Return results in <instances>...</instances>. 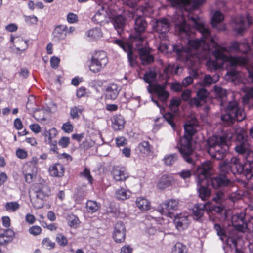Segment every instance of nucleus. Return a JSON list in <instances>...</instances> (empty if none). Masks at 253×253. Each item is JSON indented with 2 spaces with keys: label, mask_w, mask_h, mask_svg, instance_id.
I'll return each mask as SVG.
<instances>
[{
  "label": "nucleus",
  "mask_w": 253,
  "mask_h": 253,
  "mask_svg": "<svg viewBox=\"0 0 253 253\" xmlns=\"http://www.w3.org/2000/svg\"><path fill=\"white\" fill-rule=\"evenodd\" d=\"M225 48L226 49V51L224 52L225 55H226V53L230 52H240L239 42H231L230 45L229 46L228 48Z\"/></svg>",
  "instance_id": "ea45409f"
},
{
  "label": "nucleus",
  "mask_w": 253,
  "mask_h": 253,
  "mask_svg": "<svg viewBox=\"0 0 253 253\" xmlns=\"http://www.w3.org/2000/svg\"><path fill=\"white\" fill-rule=\"evenodd\" d=\"M174 116L170 113H166L161 119H164L168 122V123L171 126L172 128L175 129V124L173 123Z\"/></svg>",
  "instance_id": "603ef678"
},
{
  "label": "nucleus",
  "mask_w": 253,
  "mask_h": 253,
  "mask_svg": "<svg viewBox=\"0 0 253 253\" xmlns=\"http://www.w3.org/2000/svg\"><path fill=\"white\" fill-rule=\"evenodd\" d=\"M108 5L98 6L96 13L92 18V20L95 23L101 24L103 22L107 20L108 14Z\"/></svg>",
  "instance_id": "f3484780"
},
{
  "label": "nucleus",
  "mask_w": 253,
  "mask_h": 253,
  "mask_svg": "<svg viewBox=\"0 0 253 253\" xmlns=\"http://www.w3.org/2000/svg\"><path fill=\"white\" fill-rule=\"evenodd\" d=\"M211 169V163L205 162L197 168L196 172L197 190L199 197L203 201L208 200L211 196L210 185L214 188H218L226 186L229 182L228 179L222 175L213 178H210L208 175Z\"/></svg>",
  "instance_id": "f03ea898"
},
{
  "label": "nucleus",
  "mask_w": 253,
  "mask_h": 253,
  "mask_svg": "<svg viewBox=\"0 0 253 253\" xmlns=\"http://www.w3.org/2000/svg\"><path fill=\"white\" fill-rule=\"evenodd\" d=\"M181 103L179 99H173L170 101L169 108L174 113H176L179 110V106Z\"/></svg>",
  "instance_id": "a18cd8bd"
},
{
  "label": "nucleus",
  "mask_w": 253,
  "mask_h": 253,
  "mask_svg": "<svg viewBox=\"0 0 253 253\" xmlns=\"http://www.w3.org/2000/svg\"><path fill=\"white\" fill-rule=\"evenodd\" d=\"M188 19L201 33V38L189 40L187 48L181 45H173V51L177 53L179 58L185 62L187 66L193 68L191 75L194 77L198 76L197 67L201 60L208 58L212 54L215 57V60L207 61L208 69L213 72L225 65L227 67L226 79L232 82L237 80L239 73L236 70L235 67L237 65L246 64L247 59L243 57L225 55L226 49L217 43L215 37L211 36L209 30L201 19L190 16H188Z\"/></svg>",
  "instance_id": "f257e3e1"
},
{
  "label": "nucleus",
  "mask_w": 253,
  "mask_h": 253,
  "mask_svg": "<svg viewBox=\"0 0 253 253\" xmlns=\"http://www.w3.org/2000/svg\"><path fill=\"white\" fill-rule=\"evenodd\" d=\"M140 58L143 65L151 63L154 61V57L150 54V49L146 48H142L138 50Z\"/></svg>",
  "instance_id": "4be33fe9"
},
{
  "label": "nucleus",
  "mask_w": 253,
  "mask_h": 253,
  "mask_svg": "<svg viewBox=\"0 0 253 253\" xmlns=\"http://www.w3.org/2000/svg\"><path fill=\"white\" fill-rule=\"evenodd\" d=\"M57 130L56 128H52L46 132L45 136L47 137L48 140H51V139H52L57 135Z\"/></svg>",
  "instance_id": "052dcab7"
},
{
  "label": "nucleus",
  "mask_w": 253,
  "mask_h": 253,
  "mask_svg": "<svg viewBox=\"0 0 253 253\" xmlns=\"http://www.w3.org/2000/svg\"><path fill=\"white\" fill-rule=\"evenodd\" d=\"M60 60V59L56 56H53L50 59V65L51 67L53 69H57L59 66Z\"/></svg>",
  "instance_id": "69168bd1"
},
{
  "label": "nucleus",
  "mask_w": 253,
  "mask_h": 253,
  "mask_svg": "<svg viewBox=\"0 0 253 253\" xmlns=\"http://www.w3.org/2000/svg\"><path fill=\"white\" fill-rule=\"evenodd\" d=\"M112 126L115 130H120L124 127L125 120L123 117L120 115H115L112 118Z\"/></svg>",
  "instance_id": "cd10ccee"
},
{
  "label": "nucleus",
  "mask_w": 253,
  "mask_h": 253,
  "mask_svg": "<svg viewBox=\"0 0 253 253\" xmlns=\"http://www.w3.org/2000/svg\"><path fill=\"white\" fill-rule=\"evenodd\" d=\"M113 24L118 34H120L125 25V19L121 15L115 16L112 20Z\"/></svg>",
  "instance_id": "c756f323"
},
{
  "label": "nucleus",
  "mask_w": 253,
  "mask_h": 253,
  "mask_svg": "<svg viewBox=\"0 0 253 253\" xmlns=\"http://www.w3.org/2000/svg\"><path fill=\"white\" fill-rule=\"evenodd\" d=\"M189 68L190 69L189 71V73L190 74V76L185 77L182 82V84L183 87H187L189 85H190L193 82V77L195 78L191 73H192V69L193 68L190 67L188 66ZM198 76L196 77L197 78Z\"/></svg>",
  "instance_id": "8fccbe9b"
},
{
  "label": "nucleus",
  "mask_w": 253,
  "mask_h": 253,
  "mask_svg": "<svg viewBox=\"0 0 253 253\" xmlns=\"http://www.w3.org/2000/svg\"><path fill=\"white\" fill-rule=\"evenodd\" d=\"M137 149L144 156L148 155L151 152V146L147 141H143L139 143Z\"/></svg>",
  "instance_id": "f704fd0d"
},
{
  "label": "nucleus",
  "mask_w": 253,
  "mask_h": 253,
  "mask_svg": "<svg viewBox=\"0 0 253 253\" xmlns=\"http://www.w3.org/2000/svg\"><path fill=\"white\" fill-rule=\"evenodd\" d=\"M48 170L51 176L60 177L63 176L65 169L62 164L56 163L50 166Z\"/></svg>",
  "instance_id": "a878e982"
},
{
  "label": "nucleus",
  "mask_w": 253,
  "mask_h": 253,
  "mask_svg": "<svg viewBox=\"0 0 253 253\" xmlns=\"http://www.w3.org/2000/svg\"><path fill=\"white\" fill-rule=\"evenodd\" d=\"M58 143L63 148L67 147L70 143V138L68 137H63L59 141Z\"/></svg>",
  "instance_id": "774afa93"
},
{
  "label": "nucleus",
  "mask_w": 253,
  "mask_h": 253,
  "mask_svg": "<svg viewBox=\"0 0 253 253\" xmlns=\"http://www.w3.org/2000/svg\"><path fill=\"white\" fill-rule=\"evenodd\" d=\"M125 227L122 222H117L114 227L113 237L116 242L121 243L125 239Z\"/></svg>",
  "instance_id": "6ab92c4d"
},
{
  "label": "nucleus",
  "mask_w": 253,
  "mask_h": 253,
  "mask_svg": "<svg viewBox=\"0 0 253 253\" xmlns=\"http://www.w3.org/2000/svg\"><path fill=\"white\" fill-rule=\"evenodd\" d=\"M66 29V26L65 25L56 26L52 33L54 38L56 40H64L67 36Z\"/></svg>",
  "instance_id": "bb28decb"
},
{
  "label": "nucleus",
  "mask_w": 253,
  "mask_h": 253,
  "mask_svg": "<svg viewBox=\"0 0 253 253\" xmlns=\"http://www.w3.org/2000/svg\"><path fill=\"white\" fill-rule=\"evenodd\" d=\"M169 22L166 18H161L156 21L153 28L159 33H166L169 31Z\"/></svg>",
  "instance_id": "aec40b11"
},
{
  "label": "nucleus",
  "mask_w": 253,
  "mask_h": 253,
  "mask_svg": "<svg viewBox=\"0 0 253 253\" xmlns=\"http://www.w3.org/2000/svg\"><path fill=\"white\" fill-rule=\"evenodd\" d=\"M197 121L194 120L192 123H186L184 126V135L181 137L178 144L179 150L183 158L187 163H194L193 148L192 145V138L196 132L195 126Z\"/></svg>",
  "instance_id": "39448f33"
},
{
  "label": "nucleus",
  "mask_w": 253,
  "mask_h": 253,
  "mask_svg": "<svg viewBox=\"0 0 253 253\" xmlns=\"http://www.w3.org/2000/svg\"><path fill=\"white\" fill-rule=\"evenodd\" d=\"M218 79V76L215 77V79H213L210 75H206L203 79L202 84L204 86H209L214 83Z\"/></svg>",
  "instance_id": "09e8293b"
},
{
  "label": "nucleus",
  "mask_w": 253,
  "mask_h": 253,
  "mask_svg": "<svg viewBox=\"0 0 253 253\" xmlns=\"http://www.w3.org/2000/svg\"><path fill=\"white\" fill-rule=\"evenodd\" d=\"M208 96V92L204 88H201L197 92V96L202 102L205 101Z\"/></svg>",
  "instance_id": "864d4df0"
},
{
  "label": "nucleus",
  "mask_w": 253,
  "mask_h": 253,
  "mask_svg": "<svg viewBox=\"0 0 253 253\" xmlns=\"http://www.w3.org/2000/svg\"><path fill=\"white\" fill-rule=\"evenodd\" d=\"M246 168H248L247 164H242L238 158L233 157L230 161H225L220 164L219 169L221 173L219 175H222L225 176L229 180V182L226 186H231L232 185V183L225 174L231 172L234 174L243 173L244 175Z\"/></svg>",
  "instance_id": "1a4fd4ad"
},
{
  "label": "nucleus",
  "mask_w": 253,
  "mask_h": 253,
  "mask_svg": "<svg viewBox=\"0 0 253 253\" xmlns=\"http://www.w3.org/2000/svg\"><path fill=\"white\" fill-rule=\"evenodd\" d=\"M172 180V178L170 176L167 174L163 175L157 183V187L159 189H165L171 184Z\"/></svg>",
  "instance_id": "2f4dec72"
},
{
  "label": "nucleus",
  "mask_w": 253,
  "mask_h": 253,
  "mask_svg": "<svg viewBox=\"0 0 253 253\" xmlns=\"http://www.w3.org/2000/svg\"><path fill=\"white\" fill-rule=\"evenodd\" d=\"M74 126L69 122L64 123L62 126V129L66 133H70L73 131Z\"/></svg>",
  "instance_id": "4d7b16f0"
},
{
  "label": "nucleus",
  "mask_w": 253,
  "mask_h": 253,
  "mask_svg": "<svg viewBox=\"0 0 253 253\" xmlns=\"http://www.w3.org/2000/svg\"><path fill=\"white\" fill-rule=\"evenodd\" d=\"M183 87L182 84H181L179 83L176 82L172 83L170 85L171 90L175 92L181 91Z\"/></svg>",
  "instance_id": "e2e57ef3"
},
{
  "label": "nucleus",
  "mask_w": 253,
  "mask_h": 253,
  "mask_svg": "<svg viewBox=\"0 0 253 253\" xmlns=\"http://www.w3.org/2000/svg\"><path fill=\"white\" fill-rule=\"evenodd\" d=\"M84 108L81 106H75L71 108L70 114L72 119L78 118L81 114Z\"/></svg>",
  "instance_id": "4c0bfd02"
},
{
  "label": "nucleus",
  "mask_w": 253,
  "mask_h": 253,
  "mask_svg": "<svg viewBox=\"0 0 253 253\" xmlns=\"http://www.w3.org/2000/svg\"><path fill=\"white\" fill-rule=\"evenodd\" d=\"M108 63L107 54L103 51H96L93 55L89 65V70L94 73L102 71Z\"/></svg>",
  "instance_id": "9b49d317"
},
{
  "label": "nucleus",
  "mask_w": 253,
  "mask_h": 253,
  "mask_svg": "<svg viewBox=\"0 0 253 253\" xmlns=\"http://www.w3.org/2000/svg\"><path fill=\"white\" fill-rule=\"evenodd\" d=\"M253 23V19L249 14L235 17L232 20V25L235 31L241 34Z\"/></svg>",
  "instance_id": "f8f14e48"
},
{
  "label": "nucleus",
  "mask_w": 253,
  "mask_h": 253,
  "mask_svg": "<svg viewBox=\"0 0 253 253\" xmlns=\"http://www.w3.org/2000/svg\"><path fill=\"white\" fill-rule=\"evenodd\" d=\"M114 43L118 45L123 50L127 53V58L129 64L131 66H134L136 64V56L133 54L132 46L128 43H125L120 40H116Z\"/></svg>",
  "instance_id": "dca6fc26"
},
{
  "label": "nucleus",
  "mask_w": 253,
  "mask_h": 253,
  "mask_svg": "<svg viewBox=\"0 0 253 253\" xmlns=\"http://www.w3.org/2000/svg\"><path fill=\"white\" fill-rule=\"evenodd\" d=\"M178 201L175 199H170L161 204L159 208V212L162 215L172 217L170 211H175L178 208Z\"/></svg>",
  "instance_id": "4468645a"
},
{
  "label": "nucleus",
  "mask_w": 253,
  "mask_h": 253,
  "mask_svg": "<svg viewBox=\"0 0 253 253\" xmlns=\"http://www.w3.org/2000/svg\"><path fill=\"white\" fill-rule=\"evenodd\" d=\"M250 100H253V87L250 88L243 98L244 104L248 103Z\"/></svg>",
  "instance_id": "3c124183"
},
{
  "label": "nucleus",
  "mask_w": 253,
  "mask_h": 253,
  "mask_svg": "<svg viewBox=\"0 0 253 253\" xmlns=\"http://www.w3.org/2000/svg\"><path fill=\"white\" fill-rule=\"evenodd\" d=\"M135 202L137 207L141 211H146L150 209L149 201L143 197H137Z\"/></svg>",
  "instance_id": "473e14b6"
},
{
  "label": "nucleus",
  "mask_w": 253,
  "mask_h": 253,
  "mask_svg": "<svg viewBox=\"0 0 253 253\" xmlns=\"http://www.w3.org/2000/svg\"><path fill=\"white\" fill-rule=\"evenodd\" d=\"M116 145L118 147L125 146L127 144L126 139L123 136H119L115 139Z\"/></svg>",
  "instance_id": "338daca9"
},
{
  "label": "nucleus",
  "mask_w": 253,
  "mask_h": 253,
  "mask_svg": "<svg viewBox=\"0 0 253 253\" xmlns=\"http://www.w3.org/2000/svg\"><path fill=\"white\" fill-rule=\"evenodd\" d=\"M191 218V216L185 213L176 214L173 220L176 229L178 231L186 229L190 223Z\"/></svg>",
  "instance_id": "2eb2a0df"
},
{
  "label": "nucleus",
  "mask_w": 253,
  "mask_h": 253,
  "mask_svg": "<svg viewBox=\"0 0 253 253\" xmlns=\"http://www.w3.org/2000/svg\"><path fill=\"white\" fill-rule=\"evenodd\" d=\"M19 208V205L16 202H8L5 205V208L7 211H15Z\"/></svg>",
  "instance_id": "5fc2aeb1"
},
{
  "label": "nucleus",
  "mask_w": 253,
  "mask_h": 253,
  "mask_svg": "<svg viewBox=\"0 0 253 253\" xmlns=\"http://www.w3.org/2000/svg\"><path fill=\"white\" fill-rule=\"evenodd\" d=\"M231 131H226L222 136L214 135L209 138L207 142V150L212 158L221 160L229 150L228 142L233 137Z\"/></svg>",
  "instance_id": "20e7f679"
},
{
  "label": "nucleus",
  "mask_w": 253,
  "mask_h": 253,
  "mask_svg": "<svg viewBox=\"0 0 253 253\" xmlns=\"http://www.w3.org/2000/svg\"><path fill=\"white\" fill-rule=\"evenodd\" d=\"M209 204V202H206L195 205L192 209L193 218L197 220L201 218L205 211L207 210V205Z\"/></svg>",
  "instance_id": "5701e85b"
},
{
  "label": "nucleus",
  "mask_w": 253,
  "mask_h": 253,
  "mask_svg": "<svg viewBox=\"0 0 253 253\" xmlns=\"http://www.w3.org/2000/svg\"><path fill=\"white\" fill-rule=\"evenodd\" d=\"M223 19L224 16L223 14L219 11H215L211 20L212 27L216 28L218 31L225 30V25L220 24Z\"/></svg>",
  "instance_id": "412c9836"
},
{
  "label": "nucleus",
  "mask_w": 253,
  "mask_h": 253,
  "mask_svg": "<svg viewBox=\"0 0 253 253\" xmlns=\"http://www.w3.org/2000/svg\"><path fill=\"white\" fill-rule=\"evenodd\" d=\"M56 241L62 247L66 246L68 244V240L66 237L61 233L57 234L56 237Z\"/></svg>",
  "instance_id": "49530a36"
},
{
  "label": "nucleus",
  "mask_w": 253,
  "mask_h": 253,
  "mask_svg": "<svg viewBox=\"0 0 253 253\" xmlns=\"http://www.w3.org/2000/svg\"><path fill=\"white\" fill-rule=\"evenodd\" d=\"M157 76L156 72L154 70H150L146 72L144 76V81L149 84L147 87V90L149 93H156L159 99L163 102L167 100L169 96V92L166 90L165 87L158 84H151L154 82Z\"/></svg>",
  "instance_id": "9d476101"
},
{
  "label": "nucleus",
  "mask_w": 253,
  "mask_h": 253,
  "mask_svg": "<svg viewBox=\"0 0 253 253\" xmlns=\"http://www.w3.org/2000/svg\"><path fill=\"white\" fill-rule=\"evenodd\" d=\"M178 157L176 153L169 154L164 156L163 161L166 165L171 166L177 161Z\"/></svg>",
  "instance_id": "c9c22d12"
},
{
  "label": "nucleus",
  "mask_w": 253,
  "mask_h": 253,
  "mask_svg": "<svg viewBox=\"0 0 253 253\" xmlns=\"http://www.w3.org/2000/svg\"><path fill=\"white\" fill-rule=\"evenodd\" d=\"M38 20V18L34 15L25 16V21L28 24L35 25L37 24Z\"/></svg>",
  "instance_id": "bf43d9fd"
},
{
  "label": "nucleus",
  "mask_w": 253,
  "mask_h": 253,
  "mask_svg": "<svg viewBox=\"0 0 253 253\" xmlns=\"http://www.w3.org/2000/svg\"><path fill=\"white\" fill-rule=\"evenodd\" d=\"M121 90V88L115 84H110L106 89V96L108 99H115Z\"/></svg>",
  "instance_id": "393cba45"
},
{
  "label": "nucleus",
  "mask_w": 253,
  "mask_h": 253,
  "mask_svg": "<svg viewBox=\"0 0 253 253\" xmlns=\"http://www.w3.org/2000/svg\"><path fill=\"white\" fill-rule=\"evenodd\" d=\"M86 35L91 40H97L102 36V33L100 28H94L88 30Z\"/></svg>",
  "instance_id": "72a5a7b5"
},
{
  "label": "nucleus",
  "mask_w": 253,
  "mask_h": 253,
  "mask_svg": "<svg viewBox=\"0 0 253 253\" xmlns=\"http://www.w3.org/2000/svg\"><path fill=\"white\" fill-rule=\"evenodd\" d=\"M35 192L38 199L43 200L49 195L50 190L47 186L37 184L35 186Z\"/></svg>",
  "instance_id": "b1692460"
},
{
  "label": "nucleus",
  "mask_w": 253,
  "mask_h": 253,
  "mask_svg": "<svg viewBox=\"0 0 253 253\" xmlns=\"http://www.w3.org/2000/svg\"><path fill=\"white\" fill-rule=\"evenodd\" d=\"M227 196L233 202L238 200L241 198V195L237 192H233L226 196L223 192L219 191L216 192L212 200L217 204H221L226 199Z\"/></svg>",
  "instance_id": "a211bd4d"
},
{
  "label": "nucleus",
  "mask_w": 253,
  "mask_h": 253,
  "mask_svg": "<svg viewBox=\"0 0 253 253\" xmlns=\"http://www.w3.org/2000/svg\"><path fill=\"white\" fill-rule=\"evenodd\" d=\"M245 214L244 212L236 214L232 217V226H229L227 230V233H232L233 236L238 239L243 237V235L248 230L253 231V217H250L248 222L244 221Z\"/></svg>",
  "instance_id": "0eeeda50"
},
{
  "label": "nucleus",
  "mask_w": 253,
  "mask_h": 253,
  "mask_svg": "<svg viewBox=\"0 0 253 253\" xmlns=\"http://www.w3.org/2000/svg\"><path fill=\"white\" fill-rule=\"evenodd\" d=\"M214 91L217 98L220 99L222 115L221 118L225 125L232 124L235 120L242 121L245 118L244 111L238 106V103L230 101L227 103V91L218 86H215Z\"/></svg>",
  "instance_id": "7ed1b4c3"
},
{
  "label": "nucleus",
  "mask_w": 253,
  "mask_h": 253,
  "mask_svg": "<svg viewBox=\"0 0 253 253\" xmlns=\"http://www.w3.org/2000/svg\"><path fill=\"white\" fill-rule=\"evenodd\" d=\"M146 26V22L141 15L138 16L135 18L134 30L136 33L133 36V39L132 41L133 42H138V43H136V45H138L143 42L144 37L141 36V34L144 32Z\"/></svg>",
  "instance_id": "ddd939ff"
},
{
  "label": "nucleus",
  "mask_w": 253,
  "mask_h": 253,
  "mask_svg": "<svg viewBox=\"0 0 253 253\" xmlns=\"http://www.w3.org/2000/svg\"><path fill=\"white\" fill-rule=\"evenodd\" d=\"M86 207L88 212L92 213L98 210L99 205L96 201L88 200L86 202Z\"/></svg>",
  "instance_id": "58836bf2"
},
{
  "label": "nucleus",
  "mask_w": 253,
  "mask_h": 253,
  "mask_svg": "<svg viewBox=\"0 0 253 253\" xmlns=\"http://www.w3.org/2000/svg\"><path fill=\"white\" fill-rule=\"evenodd\" d=\"M236 135V146L235 150L239 154L244 155L246 162L244 165L253 166V152L249 149V144L246 131L241 127H236L234 131Z\"/></svg>",
  "instance_id": "423d86ee"
},
{
  "label": "nucleus",
  "mask_w": 253,
  "mask_h": 253,
  "mask_svg": "<svg viewBox=\"0 0 253 253\" xmlns=\"http://www.w3.org/2000/svg\"><path fill=\"white\" fill-rule=\"evenodd\" d=\"M41 228L38 226H33L29 229V233L34 236L40 234L41 232Z\"/></svg>",
  "instance_id": "0e129e2a"
},
{
  "label": "nucleus",
  "mask_w": 253,
  "mask_h": 253,
  "mask_svg": "<svg viewBox=\"0 0 253 253\" xmlns=\"http://www.w3.org/2000/svg\"><path fill=\"white\" fill-rule=\"evenodd\" d=\"M181 178L184 180H187L189 179L192 175L191 171L190 170L186 169L183 170L177 173Z\"/></svg>",
  "instance_id": "13d9d810"
},
{
  "label": "nucleus",
  "mask_w": 253,
  "mask_h": 253,
  "mask_svg": "<svg viewBox=\"0 0 253 253\" xmlns=\"http://www.w3.org/2000/svg\"><path fill=\"white\" fill-rule=\"evenodd\" d=\"M250 166V168H246L244 175L247 179L253 180V166Z\"/></svg>",
  "instance_id": "680f3d73"
},
{
  "label": "nucleus",
  "mask_w": 253,
  "mask_h": 253,
  "mask_svg": "<svg viewBox=\"0 0 253 253\" xmlns=\"http://www.w3.org/2000/svg\"><path fill=\"white\" fill-rule=\"evenodd\" d=\"M214 229L219 239L226 244L224 247L225 253H244L237 248V237L233 236L232 233H227L225 228L219 224H215Z\"/></svg>",
  "instance_id": "6e6552de"
},
{
  "label": "nucleus",
  "mask_w": 253,
  "mask_h": 253,
  "mask_svg": "<svg viewBox=\"0 0 253 253\" xmlns=\"http://www.w3.org/2000/svg\"><path fill=\"white\" fill-rule=\"evenodd\" d=\"M239 43L240 52L246 54L250 50V46L249 45L248 41L246 39H245L242 41L240 42Z\"/></svg>",
  "instance_id": "37998d69"
},
{
  "label": "nucleus",
  "mask_w": 253,
  "mask_h": 253,
  "mask_svg": "<svg viewBox=\"0 0 253 253\" xmlns=\"http://www.w3.org/2000/svg\"><path fill=\"white\" fill-rule=\"evenodd\" d=\"M112 174L114 180L117 181L125 180L128 177V174L125 170L120 168L114 169Z\"/></svg>",
  "instance_id": "7c9ffc66"
},
{
  "label": "nucleus",
  "mask_w": 253,
  "mask_h": 253,
  "mask_svg": "<svg viewBox=\"0 0 253 253\" xmlns=\"http://www.w3.org/2000/svg\"><path fill=\"white\" fill-rule=\"evenodd\" d=\"M10 41L18 51H23L27 48V42L21 38L11 36Z\"/></svg>",
  "instance_id": "c85d7f7f"
},
{
  "label": "nucleus",
  "mask_w": 253,
  "mask_h": 253,
  "mask_svg": "<svg viewBox=\"0 0 253 253\" xmlns=\"http://www.w3.org/2000/svg\"><path fill=\"white\" fill-rule=\"evenodd\" d=\"M37 170V168H34L33 169H32L31 172H26L25 174V177L27 182L30 183L32 182L33 177L36 174Z\"/></svg>",
  "instance_id": "de8ad7c7"
},
{
  "label": "nucleus",
  "mask_w": 253,
  "mask_h": 253,
  "mask_svg": "<svg viewBox=\"0 0 253 253\" xmlns=\"http://www.w3.org/2000/svg\"><path fill=\"white\" fill-rule=\"evenodd\" d=\"M171 253H187L186 247L181 243L177 242L172 247Z\"/></svg>",
  "instance_id": "a19ab883"
},
{
  "label": "nucleus",
  "mask_w": 253,
  "mask_h": 253,
  "mask_svg": "<svg viewBox=\"0 0 253 253\" xmlns=\"http://www.w3.org/2000/svg\"><path fill=\"white\" fill-rule=\"evenodd\" d=\"M42 246L46 249H51L54 247L55 243L49 238H44L42 241Z\"/></svg>",
  "instance_id": "6e6d98bb"
},
{
  "label": "nucleus",
  "mask_w": 253,
  "mask_h": 253,
  "mask_svg": "<svg viewBox=\"0 0 253 253\" xmlns=\"http://www.w3.org/2000/svg\"><path fill=\"white\" fill-rule=\"evenodd\" d=\"M14 236V232L11 229H7L3 234L0 235V244H3L8 242L7 239H5V237H12Z\"/></svg>",
  "instance_id": "c03bdc74"
},
{
  "label": "nucleus",
  "mask_w": 253,
  "mask_h": 253,
  "mask_svg": "<svg viewBox=\"0 0 253 253\" xmlns=\"http://www.w3.org/2000/svg\"><path fill=\"white\" fill-rule=\"evenodd\" d=\"M67 220L68 224L69 226L73 228H76L79 224V219L78 217L73 214H69Z\"/></svg>",
  "instance_id": "79ce46f5"
},
{
  "label": "nucleus",
  "mask_w": 253,
  "mask_h": 253,
  "mask_svg": "<svg viewBox=\"0 0 253 253\" xmlns=\"http://www.w3.org/2000/svg\"><path fill=\"white\" fill-rule=\"evenodd\" d=\"M131 195V192L129 190H126L124 188L118 189L116 192V197L118 199L124 200L128 198Z\"/></svg>",
  "instance_id": "e433bc0d"
}]
</instances>
